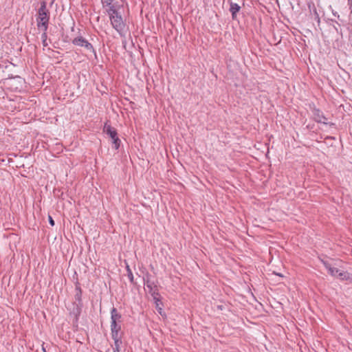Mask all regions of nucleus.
<instances>
[{"instance_id":"obj_2","label":"nucleus","mask_w":352,"mask_h":352,"mask_svg":"<svg viewBox=\"0 0 352 352\" xmlns=\"http://www.w3.org/2000/svg\"><path fill=\"white\" fill-rule=\"evenodd\" d=\"M323 263L332 276L338 278L341 280H352V276L349 273L333 267L327 261H323Z\"/></svg>"},{"instance_id":"obj_6","label":"nucleus","mask_w":352,"mask_h":352,"mask_svg":"<svg viewBox=\"0 0 352 352\" xmlns=\"http://www.w3.org/2000/svg\"><path fill=\"white\" fill-rule=\"evenodd\" d=\"M104 131L107 134H108L111 139L118 137L116 129L112 128L110 125L107 124V123L104 126Z\"/></svg>"},{"instance_id":"obj_17","label":"nucleus","mask_w":352,"mask_h":352,"mask_svg":"<svg viewBox=\"0 0 352 352\" xmlns=\"http://www.w3.org/2000/svg\"><path fill=\"white\" fill-rule=\"evenodd\" d=\"M49 222L52 226L54 225V221L51 216H49Z\"/></svg>"},{"instance_id":"obj_16","label":"nucleus","mask_w":352,"mask_h":352,"mask_svg":"<svg viewBox=\"0 0 352 352\" xmlns=\"http://www.w3.org/2000/svg\"><path fill=\"white\" fill-rule=\"evenodd\" d=\"M146 287H147V288H148V289H150V293H151V295L152 296H154V292H153L152 287L150 286V285L148 284V283H147V284H146Z\"/></svg>"},{"instance_id":"obj_7","label":"nucleus","mask_w":352,"mask_h":352,"mask_svg":"<svg viewBox=\"0 0 352 352\" xmlns=\"http://www.w3.org/2000/svg\"><path fill=\"white\" fill-rule=\"evenodd\" d=\"M114 0H102L103 7L107 9H111V7H116V9L121 8L120 6L117 3H113Z\"/></svg>"},{"instance_id":"obj_8","label":"nucleus","mask_w":352,"mask_h":352,"mask_svg":"<svg viewBox=\"0 0 352 352\" xmlns=\"http://www.w3.org/2000/svg\"><path fill=\"white\" fill-rule=\"evenodd\" d=\"M241 7L237 4L234 3H230V11L232 13V19H235L236 16V13L240 10Z\"/></svg>"},{"instance_id":"obj_14","label":"nucleus","mask_w":352,"mask_h":352,"mask_svg":"<svg viewBox=\"0 0 352 352\" xmlns=\"http://www.w3.org/2000/svg\"><path fill=\"white\" fill-rule=\"evenodd\" d=\"M122 344V341L120 339L119 340H114V348L120 349V346Z\"/></svg>"},{"instance_id":"obj_9","label":"nucleus","mask_w":352,"mask_h":352,"mask_svg":"<svg viewBox=\"0 0 352 352\" xmlns=\"http://www.w3.org/2000/svg\"><path fill=\"white\" fill-rule=\"evenodd\" d=\"M120 319V315L118 313L117 310L115 308H113L111 310V324H114L117 323V321H119Z\"/></svg>"},{"instance_id":"obj_10","label":"nucleus","mask_w":352,"mask_h":352,"mask_svg":"<svg viewBox=\"0 0 352 352\" xmlns=\"http://www.w3.org/2000/svg\"><path fill=\"white\" fill-rule=\"evenodd\" d=\"M159 301V299L155 296V309H157L160 315H162V316H165V314H164L162 311V308L160 306V304L158 302Z\"/></svg>"},{"instance_id":"obj_11","label":"nucleus","mask_w":352,"mask_h":352,"mask_svg":"<svg viewBox=\"0 0 352 352\" xmlns=\"http://www.w3.org/2000/svg\"><path fill=\"white\" fill-rule=\"evenodd\" d=\"M112 141H113V144L114 145V148L116 149H118L120 146V139L118 137H116V138H113Z\"/></svg>"},{"instance_id":"obj_12","label":"nucleus","mask_w":352,"mask_h":352,"mask_svg":"<svg viewBox=\"0 0 352 352\" xmlns=\"http://www.w3.org/2000/svg\"><path fill=\"white\" fill-rule=\"evenodd\" d=\"M111 334H112V338H113V340L120 339V336L119 335V331H111Z\"/></svg>"},{"instance_id":"obj_19","label":"nucleus","mask_w":352,"mask_h":352,"mask_svg":"<svg viewBox=\"0 0 352 352\" xmlns=\"http://www.w3.org/2000/svg\"><path fill=\"white\" fill-rule=\"evenodd\" d=\"M129 270H131V269L129 268V265H126V270H127V273H129Z\"/></svg>"},{"instance_id":"obj_20","label":"nucleus","mask_w":352,"mask_h":352,"mask_svg":"<svg viewBox=\"0 0 352 352\" xmlns=\"http://www.w3.org/2000/svg\"><path fill=\"white\" fill-rule=\"evenodd\" d=\"M276 275H278V276H281V277L283 276V275H281L280 274H276Z\"/></svg>"},{"instance_id":"obj_21","label":"nucleus","mask_w":352,"mask_h":352,"mask_svg":"<svg viewBox=\"0 0 352 352\" xmlns=\"http://www.w3.org/2000/svg\"><path fill=\"white\" fill-rule=\"evenodd\" d=\"M43 351L44 352H46V351H45V348H44V347H43Z\"/></svg>"},{"instance_id":"obj_3","label":"nucleus","mask_w":352,"mask_h":352,"mask_svg":"<svg viewBox=\"0 0 352 352\" xmlns=\"http://www.w3.org/2000/svg\"><path fill=\"white\" fill-rule=\"evenodd\" d=\"M323 263L332 276L338 278L341 280H352V276L349 273L333 267L327 261H323Z\"/></svg>"},{"instance_id":"obj_1","label":"nucleus","mask_w":352,"mask_h":352,"mask_svg":"<svg viewBox=\"0 0 352 352\" xmlns=\"http://www.w3.org/2000/svg\"><path fill=\"white\" fill-rule=\"evenodd\" d=\"M120 10V8L116 9V7H111V9H107V12L109 16L113 28L120 34H122L124 29V23L121 16Z\"/></svg>"},{"instance_id":"obj_4","label":"nucleus","mask_w":352,"mask_h":352,"mask_svg":"<svg viewBox=\"0 0 352 352\" xmlns=\"http://www.w3.org/2000/svg\"><path fill=\"white\" fill-rule=\"evenodd\" d=\"M38 26L43 30H46L48 22V16L47 13L45 4L43 3L38 10V17L37 19Z\"/></svg>"},{"instance_id":"obj_15","label":"nucleus","mask_w":352,"mask_h":352,"mask_svg":"<svg viewBox=\"0 0 352 352\" xmlns=\"http://www.w3.org/2000/svg\"><path fill=\"white\" fill-rule=\"evenodd\" d=\"M128 277L130 279L131 282H133V276L131 270H129Z\"/></svg>"},{"instance_id":"obj_5","label":"nucleus","mask_w":352,"mask_h":352,"mask_svg":"<svg viewBox=\"0 0 352 352\" xmlns=\"http://www.w3.org/2000/svg\"><path fill=\"white\" fill-rule=\"evenodd\" d=\"M73 43L77 46L84 47L87 50L92 49L91 45L84 38L79 36L73 40Z\"/></svg>"},{"instance_id":"obj_18","label":"nucleus","mask_w":352,"mask_h":352,"mask_svg":"<svg viewBox=\"0 0 352 352\" xmlns=\"http://www.w3.org/2000/svg\"><path fill=\"white\" fill-rule=\"evenodd\" d=\"M113 352H120V349L113 348Z\"/></svg>"},{"instance_id":"obj_13","label":"nucleus","mask_w":352,"mask_h":352,"mask_svg":"<svg viewBox=\"0 0 352 352\" xmlns=\"http://www.w3.org/2000/svg\"><path fill=\"white\" fill-rule=\"evenodd\" d=\"M111 331H120V327L118 326L117 324V323H115L114 324H111Z\"/></svg>"}]
</instances>
